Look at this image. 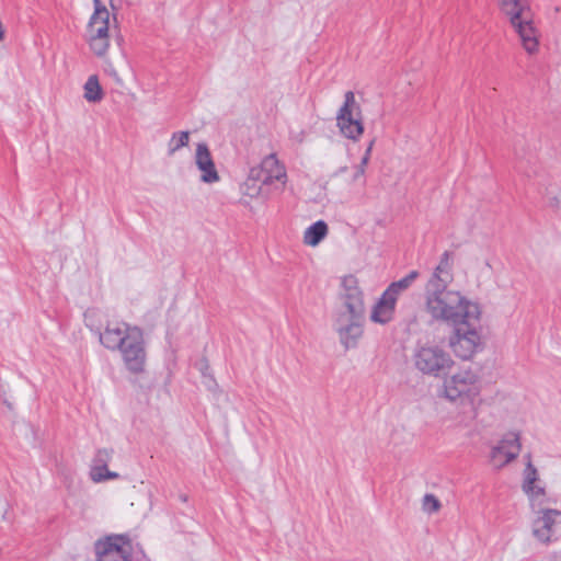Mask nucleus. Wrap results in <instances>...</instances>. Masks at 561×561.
I'll list each match as a JSON object with an SVG mask.
<instances>
[{"label": "nucleus", "instance_id": "1", "mask_svg": "<svg viewBox=\"0 0 561 561\" xmlns=\"http://www.w3.org/2000/svg\"><path fill=\"white\" fill-rule=\"evenodd\" d=\"M426 310L434 320L453 327L466 319H479L481 314L478 304L467 300L458 291L447 290V286H426Z\"/></svg>", "mask_w": 561, "mask_h": 561}, {"label": "nucleus", "instance_id": "2", "mask_svg": "<svg viewBox=\"0 0 561 561\" xmlns=\"http://www.w3.org/2000/svg\"><path fill=\"white\" fill-rule=\"evenodd\" d=\"M500 9L517 33L523 48L530 55L537 53L538 31L534 26L533 13L527 0H500Z\"/></svg>", "mask_w": 561, "mask_h": 561}, {"label": "nucleus", "instance_id": "3", "mask_svg": "<svg viewBox=\"0 0 561 561\" xmlns=\"http://www.w3.org/2000/svg\"><path fill=\"white\" fill-rule=\"evenodd\" d=\"M412 362L420 373L439 377L448 370L454 362L450 355L438 345H419L415 347Z\"/></svg>", "mask_w": 561, "mask_h": 561}, {"label": "nucleus", "instance_id": "4", "mask_svg": "<svg viewBox=\"0 0 561 561\" xmlns=\"http://www.w3.org/2000/svg\"><path fill=\"white\" fill-rule=\"evenodd\" d=\"M479 320L480 318L466 319L463 323L454 325V335L449 339V345L456 356L469 359L481 348V336L477 331Z\"/></svg>", "mask_w": 561, "mask_h": 561}, {"label": "nucleus", "instance_id": "5", "mask_svg": "<svg viewBox=\"0 0 561 561\" xmlns=\"http://www.w3.org/2000/svg\"><path fill=\"white\" fill-rule=\"evenodd\" d=\"M480 390V378L471 369H461L444 380V396L450 401L466 398L473 403Z\"/></svg>", "mask_w": 561, "mask_h": 561}, {"label": "nucleus", "instance_id": "6", "mask_svg": "<svg viewBox=\"0 0 561 561\" xmlns=\"http://www.w3.org/2000/svg\"><path fill=\"white\" fill-rule=\"evenodd\" d=\"M337 126L343 136L352 140H358L364 133L360 105L355 100V94L347 91L344 94V103L336 115Z\"/></svg>", "mask_w": 561, "mask_h": 561}, {"label": "nucleus", "instance_id": "7", "mask_svg": "<svg viewBox=\"0 0 561 561\" xmlns=\"http://www.w3.org/2000/svg\"><path fill=\"white\" fill-rule=\"evenodd\" d=\"M365 313L358 316L352 313L339 312L335 318V330L339 334L340 343L345 350L357 346L364 333Z\"/></svg>", "mask_w": 561, "mask_h": 561}, {"label": "nucleus", "instance_id": "8", "mask_svg": "<svg viewBox=\"0 0 561 561\" xmlns=\"http://www.w3.org/2000/svg\"><path fill=\"white\" fill-rule=\"evenodd\" d=\"M122 352L127 369L133 374L144 371L146 363V351L144 346L142 332L134 327L129 339L118 348Z\"/></svg>", "mask_w": 561, "mask_h": 561}, {"label": "nucleus", "instance_id": "9", "mask_svg": "<svg viewBox=\"0 0 561 561\" xmlns=\"http://www.w3.org/2000/svg\"><path fill=\"white\" fill-rule=\"evenodd\" d=\"M340 299L343 302V313L358 316L365 313L364 294L358 286V279L354 275H346L341 279Z\"/></svg>", "mask_w": 561, "mask_h": 561}, {"label": "nucleus", "instance_id": "10", "mask_svg": "<svg viewBox=\"0 0 561 561\" xmlns=\"http://www.w3.org/2000/svg\"><path fill=\"white\" fill-rule=\"evenodd\" d=\"M522 449L520 437L516 432H510L503 436L490 454V460L496 469L505 467L517 458Z\"/></svg>", "mask_w": 561, "mask_h": 561}, {"label": "nucleus", "instance_id": "11", "mask_svg": "<svg viewBox=\"0 0 561 561\" xmlns=\"http://www.w3.org/2000/svg\"><path fill=\"white\" fill-rule=\"evenodd\" d=\"M98 561H131L130 547L122 536L107 537L95 543Z\"/></svg>", "mask_w": 561, "mask_h": 561}, {"label": "nucleus", "instance_id": "12", "mask_svg": "<svg viewBox=\"0 0 561 561\" xmlns=\"http://www.w3.org/2000/svg\"><path fill=\"white\" fill-rule=\"evenodd\" d=\"M539 516L534 520L533 535L541 542L551 541L556 527L561 524V511L553 508L538 510Z\"/></svg>", "mask_w": 561, "mask_h": 561}, {"label": "nucleus", "instance_id": "13", "mask_svg": "<svg viewBox=\"0 0 561 561\" xmlns=\"http://www.w3.org/2000/svg\"><path fill=\"white\" fill-rule=\"evenodd\" d=\"M527 463L524 470V481L522 489L527 494L531 507L541 506L543 497L546 496L545 488L535 485V482L539 480L538 471L531 462L530 454L526 455Z\"/></svg>", "mask_w": 561, "mask_h": 561}, {"label": "nucleus", "instance_id": "14", "mask_svg": "<svg viewBox=\"0 0 561 561\" xmlns=\"http://www.w3.org/2000/svg\"><path fill=\"white\" fill-rule=\"evenodd\" d=\"M131 329L125 322H108L104 332L100 333V342L108 350H118L129 339Z\"/></svg>", "mask_w": 561, "mask_h": 561}, {"label": "nucleus", "instance_id": "15", "mask_svg": "<svg viewBox=\"0 0 561 561\" xmlns=\"http://www.w3.org/2000/svg\"><path fill=\"white\" fill-rule=\"evenodd\" d=\"M195 164L202 172L201 181L204 183H216L220 176L216 170L210 150L205 142H199L196 146Z\"/></svg>", "mask_w": 561, "mask_h": 561}, {"label": "nucleus", "instance_id": "16", "mask_svg": "<svg viewBox=\"0 0 561 561\" xmlns=\"http://www.w3.org/2000/svg\"><path fill=\"white\" fill-rule=\"evenodd\" d=\"M94 12L87 27V37H110V12L101 0H93Z\"/></svg>", "mask_w": 561, "mask_h": 561}, {"label": "nucleus", "instance_id": "17", "mask_svg": "<svg viewBox=\"0 0 561 561\" xmlns=\"http://www.w3.org/2000/svg\"><path fill=\"white\" fill-rule=\"evenodd\" d=\"M262 171L265 173V181H270L272 185H275V188L284 187L286 183V170L285 167L282 165L274 153L265 157L261 162Z\"/></svg>", "mask_w": 561, "mask_h": 561}, {"label": "nucleus", "instance_id": "18", "mask_svg": "<svg viewBox=\"0 0 561 561\" xmlns=\"http://www.w3.org/2000/svg\"><path fill=\"white\" fill-rule=\"evenodd\" d=\"M396 304V298L383 291L371 310L370 320L380 324L390 322L393 319Z\"/></svg>", "mask_w": 561, "mask_h": 561}, {"label": "nucleus", "instance_id": "19", "mask_svg": "<svg viewBox=\"0 0 561 561\" xmlns=\"http://www.w3.org/2000/svg\"><path fill=\"white\" fill-rule=\"evenodd\" d=\"M453 253L445 251L436 266L427 286H447L453 280Z\"/></svg>", "mask_w": 561, "mask_h": 561}, {"label": "nucleus", "instance_id": "20", "mask_svg": "<svg viewBox=\"0 0 561 561\" xmlns=\"http://www.w3.org/2000/svg\"><path fill=\"white\" fill-rule=\"evenodd\" d=\"M328 234V225L323 220H318L309 226L304 234V242L308 245H318Z\"/></svg>", "mask_w": 561, "mask_h": 561}, {"label": "nucleus", "instance_id": "21", "mask_svg": "<svg viewBox=\"0 0 561 561\" xmlns=\"http://www.w3.org/2000/svg\"><path fill=\"white\" fill-rule=\"evenodd\" d=\"M417 277H419V272L411 271L403 278L391 283L385 291H387L389 295H391L393 298H396V300H398V297L400 296V294L402 291L407 290Z\"/></svg>", "mask_w": 561, "mask_h": 561}, {"label": "nucleus", "instance_id": "22", "mask_svg": "<svg viewBox=\"0 0 561 561\" xmlns=\"http://www.w3.org/2000/svg\"><path fill=\"white\" fill-rule=\"evenodd\" d=\"M84 98L94 103L102 100L103 93L96 76L89 77L84 83Z\"/></svg>", "mask_w": 561, "mask_h": 561}, {"label": "nucleus", "instance_id": "23", "mask_svg": "<svg viewBox=\"0 0 561 561\" xmlns=\"http://www.w3.org/2000/svg\"><path fill=\"white\" fill-rule=\"evenodd\" d=\"M188 141H190V133L188 131L174 133L168 144V154L173 156L182 147L187 146Z\"/></svg>", "mask_w": 561, "mask_h": 561}, {"label": "nucleus", "instance_id": "24", "mask_svg": "<svg viewBox=\"0 0 561 561\" xmlns=\"http://www.w3.org/2000/svg\"><path fill=\"white\" fill-rule=\"evenodd\" d=\"M113 456V449L102 448L99 449L93 458V466L91 471H103L106 470L107 463L111 461Z\"/></svg>", "mask_w": 561, "mask_h": 561}, {"label": "nucleus", "instance_id": "25", "mask_svg": "<svg viewBox=\"0 0 561 561\" xmlns=\"http://www.w3.org/2000/svg\"><path fill=\"white\" fill-rule=\"evenodd\" d=\"M90 49L98 57L106 55L110 48V37H87Z\"/></svg>", "mask_w": 561, "mask_h": 561}, {"label": "nucleus", "instance_id": "26", "mask_svg": "<svg viewBox=\"0 0 561 561\" xmlns=\"http://www.w3.org/2000/svg\"><path fill=\"white\" fill-rule=\"evenodd\" d=\"M265 176L266 175L262 171L261 165L251 168L250 172H249V175L247 178L248 184H250L251 182H256V183L261 184L262 186L272 185L270 183V181H265V179H264Z\"/></svg>", "mask_w": 561, "mask_h": 561}, {"label": "nucleus", "instance_id": "27", "mask_svg": "<svg viewBox=\"0 0 561 561\" xmlns=\"http://www.w3.org/2000/svg\"><path fill=\"white\" fill-rule=\"evenodd\" d=\"M440 508V502L434 494H425L423 497V510L427 513H435Z\"/></svg>", "mask_w": 561, "mask_h": 561}, {"label": "nucleus", "instance_id": "28", "mask_svg": "<svg viewBox=\"0 0 561 561\" xmlns=\"http://www.w3.org/2000/svg\"><path fill=\"white\" fill-rule=\"evenodd\" d=\"M90 476L94 482H102V481L113 480V479L118 478L117 472H112L107 468H106V470H103V471H91Z\"/></svg>", "mask_w": 561, "mask_h": 561}, {"label": "nucleus", "instance_id": "29", "mask_svg": "<svg viewBox=\"0 0 561 561\" xmlns=\"http://www.w3.org/2000/svg\"><path fill=\"white\" fill-rule=\"evenodd\" d=\"M242 190L244 195L255 197L261 193L262 185L256 182H251L248 184V180H245Z\"/></svg>", "mask_w": 561, "mask_h": 561}, {"label": "nucleus", "instance_id": "30", "mask_svg": "<svg viewBox=\"0 0 561 561\" xmlns=\"http://www.w3.org/2000/svg\"><path fill=\"white\" fill-rule=\"evenodd\" d=\"M548 205L552 208L558 209L561 207V201L559 199L558 196H552V197H549Z\"/></svg>", "mask_w": 561, "mask_h": 561}, {"label": "nucleus", "instance_id": "31", "mask_svg": "<svg viewBox=\"0 0 561 561\" xmlns=\"http://www.w3.org/2000/svg\"><path fill=\"white\" fill-rule=\"evenodd\" d=\"M365 169L366 168H364L363 165H357L356 167V172L353 175V180L357 181L359 178H363L364 174H365Z\"/></svg>", "mask_w": 561, "mask_h": 561}, {"label": "nucleus", "instance_id": "32", "mask_svg": "<svg viewBox=\"0 0 561 561\" xmlns=\"http://www.w3.org/2000/svg\"><path fill=\"white\" fill-rule=\"evenodd\" d=\"M374 144H375V138L370 140V142L368 144L367 148H366V151L364 153L363 157H367L368 159H370V153H371V150H373V147H374Z\"/></svg>", "mask_w": 561, "mask_h": 561}, {"label": "nucleus", "instance_id": "33", "mask_svg": "<svg viewBox=\"0 0 561 561\" xmlns=\"http://www.w3.org/2000/svg\"><path fill=\"white\" fill-rule=\"evenodd\" d=\"M374 144H375V138L370 140V142L368 144L367 148H366V151L364 153L363 157H367L368 159H370V153H371V150H373V147H374Z\"/></svg>", "mask_w": 561, "mask_h": 561}, {"label": "nucleus", "instance_id": "34", "mask_svg": "<svg viewBox=\"0 0 561 561\" xmlns=\"http://www.w3.org/2000/svg\"><path fill=\"white\" fill-rule=\"evenodd\" d=\"M368 162H369V159L367 157H363L360 160V163L358 165H363L364 168H366Z\"/></svg>", "mask_w": 561, "mask_h": 561}, {"label": "nucleus", "instance_id": "35", "mask_svg": "<svg viewBox=\"0 0 561 561\" xmlns=\"http://www.w3.org/2000/svg\"><path fill=\"white\" fill-rule=\"evenodd\" d=\"M346 170H347V168H346V167H342V168H340V169H339V171H337V172H339V173H341V172H345Z\"/></svg>", "mask_w": 561, "mask_h": 561}]
</instances>
